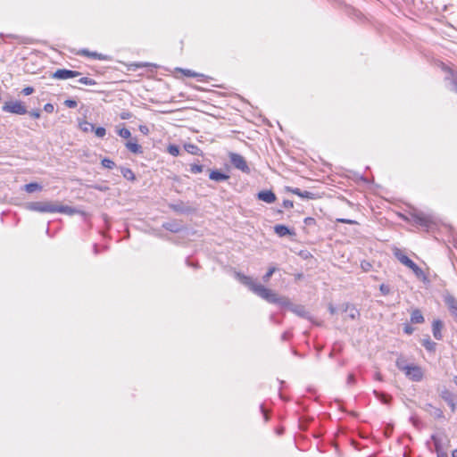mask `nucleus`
Returning a JSON list of instances; mask_svg holds the SVG:
<instances>
[{"mask_svg":"<svg viewBox=\"0 0 457 457\" xmlns=\"http://www.w3.org/2000/svg\"><path fill=\"white\" fill-rule=\"evenodd\" d=\"M236 276L243 285L246 286L251 291H253L261 298L270 303H277L281 306H287L293 313L299 317L306 319L309 318V312L303 305L292 304L287 298L279 296L271 289L266 288L264 286L256 283L251 277L243 275L241 273H237Z\"/></svg>","mask_w":457,"mask_h":457,"instance_id":"nucleus-1","label":"nucleus"},{"mask_svg":"<svg viewBox=\"0 0 457 457\" xmlns=\"http://www.w3.org/2000/svg\"><path fill=\"white\" fill-rule=\"evenodd\" d=\"M25 208L29 211L37 212H61L66 214H73L75 211L67 205H63L59 202L45 201V202H29L25 204Z\"/></svg>","mask_w":457,"mask_h":457,"instance_id":"nucleus-2","label":"nucleus"},{"mask_svg":"<svg viewBox=\"0 0 457 457\" xmlns=\"http://www.w3.org/2000/svg\"><path fill=\"white\" fill-rule=\"evenodd\" d=\"M395 365L405 374L409 379L414 382H420L423 379L424 372L420 366L416 364H409L403 357H399L396 360Z\"/></svg>","mask_w":457,"mask_h":457,"instance_id":"nucleus-3","label":"nucleus"},{"mask_svg":"<svg viewBox=\"0 0 457 457\" xmlns=\"http://www.w3.org/2000/svg\"><path fill=\"white\" fill-rule=\"evenodd\" d=\"M394 254L402 264L411 269L418 278H420L424 275L423 270L407 255H405L402 250L395 249Z\"/></svg>","mask_w":457,"mask_h":457,"instance_id":"nucleus-4","label":"nucleus"},{"mask_svg":"<svg viewBox=\"0 0 457 457\" xmlns=\"http://www.w3.org/2000/svg\"><path fill=\"white\" fill-rule=\"evenodd\" d=\"M2 110L5 112H10L18 115H23L28 113L27 107L21 101L5 102L2 107Z\"/></svg>","mask_w":457,"mask_h":457,"instance_id":"nucleus-5","label":"nucleus"},{"mask_svg":"<svg viewBox=\"0 0 457 457\" xmlns=\"http://www.w3.org/2000/svg\"><path fill=\"white\" fill-rule=\"evenodd\" d=\"M229 161L231 164L237 170L244 173L249 174L251 170L245 161V159L239 154L230 153Z\"/></svg>","mask_w":457,"mask_h":457,"instance_id":"nucleus-6","label":"nucleus"},{"mask_svg":"<svg viewBox=\"0 0 457 457\" xmlns=\"http://www.w3.org/2000/svg\"><path fill=\"white\" fill-rule=\"evenodd\" d=\"M411 221L425 228H429L433 223L432 218L421 212H413L411 214Z\"/></svg>","mask_w":457,"mask_h":457,"instance_id":"nucleus-7","label":"nucleus"},{"mask_svg":"<svg viewBox=\"0 0 457 457\" xmlns=\"http://www.w3.org/2000/svg\"><path fill=\"white\" fill-rule=\"evenodd\" d=\"M439 395L450 406L452 411H455L457 408V403L455 402L453 394L448 389L444 388L440 391Z\"/></svg>","mask_w":457,"mask_h":457,"instance_id":"nucleus-8","label":"nucleus"},{"mask_svg":"<svg viewBox=\"0 0 457 457\" xmlns=\"http://www.w3.org/2000/svg\"><path fill=\"white\" fill-rule=\"evenodd\" d=\"M79 75V73L75 71L66 70V69H59L53 74L52 77L56 79L63 80V79H69L71 78H75Z\"/></svg>","mask_w":457,"mask_h":457,"instance_id":"nucleus-9","label":"nucleus"},{"mask_svg":"<svg viewBox=\"0 0 457 457\" xmlns=\"http://www.w3.org/2000/svg\"><path fill=\"white\" fill-rule=\"evenodd\" d=\"M424 410L436 420L445 419L443 411L440 408L433 406L431 403H426Z\"/></svg>","mask_w":457,"mask_h":457,"instance_id":"nucleus-10","label":"nucleus"},{"mask_svg":"<svg viewBox=\"0 0 457 457\" xmlns=\"http://www.w3.org/2000/svg\"><path fill=\"white\" fill-rule=\"evenodd\" d=\"M259 200L267 204H271L276 201V195L271 190H262L257 195Z\"/></svg>","mask_w":457,"mask_h":457,"instance_id":"nucleus-11","label":"nucleus"},{"mask_svg":"<svg viewBox=\"0 0 457 457\" xmlns=\"http://www.w3.org/2000/svg\"><path fill=\"white\" fill-rule=\"evenodd\" d=\"M162 228L168 231L178 233L183 229V225L178 220L167 221L162 224Z\"/></svg>","mask_w":457,"mask_h":457,"instance_id":"nucleus-12","label":"nucleus"},{"mask_svg":"<svg viewBox=\"0 0 457 457\" xmlns=\"http://www.w3.org/2000/svg\"><path fill=\"white\" fill-rule=\"evenodd\" d=\"M444 324L440 320H435L432 323V333L434 337L436 340H441L443 338L442 329Z\"/></svg>","mask_w":457,"mask_h":457,"instance_id":"nucleus-13","label":"nucleus"},{"mask_svg":"<svg viewBox=\"0 0 457 457\" xmlns=\"http://www.w3.org/2000/svg\"><path fill=\"white\" fill-rule=\"evenodd\" d=\"M445 303L452 314L457 316V299L452 295H446L445 296Z\"/></svg>","mask_w":457,"mask_h":457,"instance_id":"nucleus-14","label":"nucleus"},{"mask_svg":"<svg viewBox=\"0 0 457 457\" xmlns=\"http://www.w3.org/2000/svg\"><path fill=\"white\" fill-rule=\"evenodd\" d=\"M125 146L127 147V149L133 153V154H142L143 153V150H142V146L140 145L137 144V140L135 138L133 140H129L128 141L126 144H125Z\"/></svg>","mask_w":457,"mask_h":457,"instance_id":"nucleus-15","label":"nucleus"},{"mask_svg":"<svg viewBox=\"0 0 457 457\" xmlns=\"http://www.w3.org/2000/svg\"><path fill=\"white\" fill-rule=\"evenodd\" d=\"M343 311L347 313V316L351 320H355L360 316L359 311L353 305H352L350 303L344 304Z\"/></svg>","mask_w":457,"mask_h":457,"instance_id":"nucleus-16","label":"nucleus"},{"mask_svg":"<svg viewBox=\"0 0 457 457\" xmlns=\"http://www.w3.org/2000/svg\"><path fill=\"white\" fill-rule=\"evenodd\" d=\"M209 178L214 181H225L229 179V176L218 170H211Z\"/></svg>","mask_w":457,"mask_h":457,"instance_id":"nucleus-17","label":"nucleus"},{"mask_svg":"<svg viewBox=\"0 0 457 457\" xmlns=\"http://www.w3.org/2000/svg\"><path fill=\"white\" fill-rule=\"evenodd\" d=\"M171 210L179 213H188L192 211V208L186 206L182 202L178 204H171L169 205Z\"/></svg>","mask_w":457,"mask_h":457,"instance_id":"nucleus-18","label":"nucleus"},{"mask_svg":"<svg viewBox=\"0 0 457 457\" xmlns=\"http://www.w3.org/2000/svg\"><path fill=\"white\" fill-rule=\"evenodd\" d=\"M274 231L278 237H286L293 234L287 226L282 224L274 226Z\"/></svg>","mask_w":457,"mask_h":457,"instance_id":"nucleus-19","label":"nucleus"},{"mask_svg":"<svg viewBox=\"0 0 457 457\" xmlns=\"http://www.w3.org/2000/svg\"><path fill=\"white\" fill-rule=\"evenodd\" d=\"M424 317L419 309L412 311L411 314V322L414 324H421L424 322Z\"/></svg>","mask_w":457,"mask_h":457,"instance_id":"nucleus-20","label":"nucleus"},{"mask_svg":"<svg viewBox=\"0 0 457 457\" xmlns=\"http://www.w3.org/2000/svg\"><path fill=\"white\" fill-rule=\"evenodd\" d=\"M290 192L293 194L305 199H312L314 196V194L310 191H301V189L295 187V188H290Z\"/></svg>","mask_w":457,"mask_h":457,"instance_id":"nucleus-21","label":"nucleus"},{"mask_svg":"<svg viewBox=\"0 0 457 457\" xmlns=\"http://www.w3.org/2000/svg\"><path fill=\"white\" fill-rule=\"evenodd\" d=\"M42 188L43 187L37 182H31L23 186V190L29 194H32L37 191H41Z\"/></svg>","mask_w":457,"mask_h":457,"instance_id":"nucleus-22","label":"nucleus"},{"mask_svg":"<svg viewBox=\"0 0 457 457\" xmlns=\"http://www.w3.org/2000/svg\"><path fill=\"white\" fill-rule=\"evenodd\" d=\"M421 345L428 350V352H435L436 344L433 342L429 337H427L426 338L422 339Z\"/></svg>","mask_w":457,"mask_h":457,"instance_id":"nucleus-23","label":"nucleus"},{"mask_svg":"<svg viewBox=\"0 0 457 457\" xmlns=\"http://www.w3.org/2000/svg\"><path fill=\"white\" fill-rule=\"evenodd\" d=\"M120 173L126 179H128L129 181L136 180V176H135L134 172L129 168L120 167Z\"/></svg>","mask_w":457,"mask_h":457,"instance_id":"nucleus-24","label":"nucleus"},{"mask_svg":"<svg viewBox=\"0 0 457 457\" xmlns=\"http://www.w3.org/2000/svg\"><path fill=\"white\" fill-rule=\"evenodd\" d=\"M374 395L381 402L383 403L384 404H389L390 401H391V396L386 395V394H384V393H380L377 390H374Z\"/></svg>","mask_w":457,"mask_h":457,"instance_id":"nucleus-25","label":"nucleus"},{"mask_svg":"<svg viewBox=\"0 0 457 457\" xmlns=\"http://www.w3.org/2000/svg\"><path fill=\"white\" fill-rule=\"evenodd\" d=\"M87 125H90L91 127V130L95 132V135L97 137H104L106 134V129L103 127H98V128H96L95 125L93 124H90L87 122Z\"/></svg>","mask_w":457,"mask_h":457,"instance_id":"nucleus-26","label":"nucleus"},{"mask_svg":"<svg viewBox=\"0 0 457 457\" xmlns=\"http://www.w3.org/2000/svg\"><path fill=\"white\" fill-rule=\"evenodd\" d=\"M185 149L187 153H189L191 154H195V155H198L201 153V150L199 149V147L193 144L185 145Z\"/></svg>","mask_w":457,"mask_h":457,"instance_id":"nucleus-27","label":"nucleus"},{"mask_svg":"<svg viewBox=\"0 0 457 457\" xmlns=\"http://www.w3.org/2000/svg\"><path fill=\"white\" fill-rule=\"evenodd\" d=\"M87 58H97L99 60L109 61L111 58L108 55H104L102 54H97L96 52L87 51Z\"/></svg>","mask_w":457,"mask_h":457,"instance_id":"nucleus-28","label":"nucleus"},{"mask_svg":"<svg viewBox=\"0 0 457 457\" xmlns=\"http://www.w3.org/2000/svg\"><path fill=\"white\" fill-rule=\"evenodd\" d=\"M167 151L170 154H171L172 156H178L180 154V149L178 145H168V148H167Z\"/></svg>","mask_w":457,"mask_h":457,"instance_id":"nucleus-29","label":"nucleus"},{"mask_svg":"<svg viewBox=\"0 0 457 457\" xmlns=\"http://www.w3.org/2000/svg\"><path fill=\"white\" fill-rule=\"evenodd\" d=\"M118 135L122 138H129L131 137L130 131L126 128L117 129Z\"/></svg>","mask_w":457,"mask_h":457,"instance_id":"nucleus-30","label":"nucleus"},{"mask_svg":"<svg viewBox=\"0 0 457 457\" xmlns=\"http://www.w3.org/2000/svg\"><path fill=\"white\" fill-rule=\"evenodd\" d=\"M276 270L277 269L275 267L269 268L268 271L262 277L263 282L268 283L271 276L275 273Z\"/></svg>","mask_w":457,"mask_h":457,"instance_id":"nucleus-31","label":"nucleus"},{"mask_svg":"<svg viewBox=\"0 0 457 457\" xmlns=\"http://www.w3.org/2000/svg\"><path fill=\"white\" fill-rule=\"evenodd\" d=\"M102 165L104 168H106V169H113L115 167V163L114 162H112V160L108 159V158H104L101 162Z\"/></svg>","mask_w":457,"mask_h":457,"instance_id":"nucleus-32","label":"nucleus"},{"mask_svg":"<svg viewBox=\"0 0 457 457\" xmlns=\"http://www.w3.org/2000/svg\"><path fill=\"white\" fill-rule=\"evenodd\" d=\"M204 170V166L200 164H192L190 167V171L193 174L201 173Z\"/></svg>","mask_w":457,"mask_h":457,"instance_id":"nucleus-33","label":"nucleus"},{"mask_svg":"<svg viewBox=\"0 0 457 457\" xmlns=\"http://www.w3.org/2000/svg\"><path fill=\"white\" fill-rule=\"evenodd\" d=\"M181 72H183V74L187 77H189V78H195V77H198V76H203L202 74H198L191 70H180Z\"/></svg>","mask_w":457,"mask_h":457,"instance_id":"nucleus-34","label":"nucleus"},{"mask_svg":"<svg viewBox=\"0 0 457 457\" xmlns=\"http://www.w3.org/2000/svg\"><path fill=\"white\" fill-rule=\"evenodd\" d=\"M379 290L384 295H386L390 294V292H391L390 287L386 284H381L379 287Z\"/></svg>","mask_w":457,"mask_h":457,"instance_id":"nucleus-35","label":"nucleus"},{"mask_svg":"<svg viewBox=\"0 0 457 457\" xmlns=\"http://www.w3.org/2000/svg\"><path fill=\"white\" fill-rule=\"evenodd\" d=\"M34 92V88L32 87H26L22 89L21 93L24 96H29Z\"/></svg>","mask_w":457,"mask_h":457,"instance_id":"nucleus-36","label":"nucleus"},{"mask_svg":"<svg viewBox=\"0 0 457 457\" xmlns=\"http://www.w3.org/2000/svg\"><path fill=\"white\" fill-rule=\"evenodd\" d=\"M90 187L96 188L100 191H106L109 189V187L106 185H92L89 186Z\"/></svg>","mask_w":457,"mask_h":457,"instance_id":"nucleus-37","label":"nucleus"},{"mask_svg":"<svg viewBox=\"0 0 457 457\" xmlns=\"http://www.w3.org/2000/svg\"><path fill=\"white\" fill-rule=\"evenodd\" d=\"M28 113H29L31 117H33L34 119H38V118H40V115H41V113H40V111H39V110H33V111H31V112H28Z\"/></svg>","mask_w":457,"mask_h":457,"instance_id":"nucleus-38","label":"nucleus"},{"mask_svg":"<svg viewBox=\"0 0 457 457\" xmlns=\"http://www.w3.org/2000/svg\"><path fill=\"white\" fill-rule=\"evenodd\" d=\"M65 105L70 108H74L77 106V102L75 100L69 99L65 101Z\"/></svg>","mask_w":457,"mask_h":457,"instance_id":"nucleus-39","label":"nucleus"},{"mask_svg":"<svg viewBox=\"0 0 457 457\" xmlns=\"http://www.w3.org/2000/svg\"><path fill=\"white\" fill-rule=\"evenodd\" d=\"M337 221L341 222V223H345V224H356L357 223L355 220H349V219H338Z\"/></svg>","mask_w":457,"mask_h":457,"instance_id":"nucleus-40","label":"nucleus"},{"mask_svg":"<svg viewBox=\"0 0 457 457\" xmlns=\"http://www.w3.org/2000/svg\"><path fill=\"white\" fill-rule=\"evenodd\" d=\"M355 377L353 374H349L348 377H347V384L352 386L353 384H355Z\"/></svg>","mask_w":457,"mask_h":457,"instance_id":"nucleus-41","label":"nucleus"},{"mask_svg":"<svg viewBox=\"0 0 457 457\" xmlns=\"http://www.w3.org/2000/svg\"><path fill=\"white\" fill-rule=\"evenodd\" d=\"M54 105L52 104H45L44 106V110L46 112H54Z\"/></svg>","mask_w":457,"mask_h":457,"instance_id":"nucleus-42","label":"nucleus"},{"mask_svg":"<svg viewBox=\"0 0 457 457\" xmlns=\"http://www.w3.org/2000/svg\"><path fill=\"white\" fill-rule=\"evenodd\" d=\"M432 440H433V441H434V443H435L436 451V452H437V451H441V449H440V445H440L439 440H438L435 436H432Z\"/></svg>","mask_w":457,"mask_h":457,"instance_id":"nucleus-43","label":"nucleus"},{"mask_svg":"<svg viewBox=\"0 0 457 457\" xmlns=\"http://www.w3.org/2000/svg\"><path fill=\"white\" fill-rule=\"evenodd\" d=\"M452 83H453V90L457 92V74L453 75Z\"/></svg>","mask_w":457,"mask_h":457,"instance_id":"nucleus-44","label":"nucleus"},{"mask_svg":"<svg viewBox=\"0 0 457 457\" xmlns=\"http://www.w3.org/2000/svg\"><path fill=\"white\" fill-rule=\"evenodd\" d=\"M282 340H289L292 337V333L290 331H286L282 334Z\"/></svg>","mask_w":457,"mask_h":457,"instance_id":"nucleus-45","label":"nucleus"},{"mask_svg":"<svg viewBox=\"0 0 457 457\" xmlns=\"http://www.w3.org/2000/svg\"><path fill=\"white\" fill-rule=\"evenodd\" d=\"M139 130L141 133H143L144 135H147L149 133V129L147 126L145 125H140L139 126Z\"/></svg>","mask_w":457,"mask_h":457,"instance_id":"nucleus-46","label":"nucleus"},{"mask_svg":"<svg viewBox=\"0 0 457 457\" xmlns=\"http://www.w3.org/2000/svg\"><path fill=\"white\" fill-rule=\"evenodd\" d=\"M283 207L286 209H290L293 207V202L290 200H284L283 202Z\"/></svg>","mask_w":457,"mask_h":457,"instance_id":"nucleus-47","label":"nucleus"},{"mask_svg":"<svg viewBox=\"0 0 457 457\" xmlns=\"http://www.w3.org/2000/svg\"><path fill=\"white\" fill-rule=\"evenodd\" d=\"M413 330H414L413 328H411V326H408V325L405 326L403 328L404 333H406L408 335L412 334Z\"/></svg>","mask_w":457,"mask_h":457,"instance_id":"nucleus-48","label":"nucleus"},{"mask_svg":"<svg viewBox=\"0 0 457 457\" xmlns=\"http://www.w3.org/2000/svg\"><path fill=\"white\" fill-rule=\"evenodd\" d=\"M314 221H315V220H314V219H313V218H310V217H308V218H305V219H304V223H305L306 225H311V224L314 223Z\"/></svg>","mask_w":457,"mask_h":457,"instance_id":"nucleus-49","label":"nucleus"},{"mask_svg":"<svg viewBox=\"0 0 457 457\" xmlns=\"http://www.w3.org/2000/svg\"><path fill=\"white\" fill-rule=\"evenodd\" d=\"M261 410H262V412L263 413L264 420L267 421L269 420V416H268L263 405H261Z\"/></svg>","mask_w":457,"mask_h":457,"instance_id":"nucleus-50","label":"nucleus"},{"mask_svg":"<svg viewBox=\"0 0 457 457\" xmlns=\"http://www.w3.org/2000/svg\"><path fill=\"white\" fill-rule=\"evenodd\" d=\"M130 116H131V114L129 112H122L120 115V118L125 120V119H129Z\"/></svg>","mask_w":457,"mask_h":457,"instance_id":"nucleus-51","label":"nucleus"},{"mask_svg":"<svg viewBox=\"0 0 457 457\" xmlns=\"http://www.w3.org/2000/svg\"><path fill=\"white\" fill-rule=\"evenodd\" d=\"M79 125L83 131H86V121H79Z\"/></svg>","mask_w":457,"mask_h":457,"instance_id":"nucleus-52","label":"nucleus"},{"mask_svg":"<svg viewBox=\"0 0 457 457\" xmlns=\"http://www.w3.org/2000/svg\"><path fill=\"white\" fill-rule=\"evenodd\" d=\"M437 457H448V455L445 452L437 451Z\"/></svg>","mask_w":457,"mask_h":457,"instance_id":"nucleus-53","label":"nucleus"},{"mask_svg":"<svg viewBox=\"0 0 457 457\" xmlns=\"http://www.w3.org/2000/svg\"><path fill=\"white\" fill-rule=\"evenodd\" d=\"M375 379L381 381L382 380V375L379 372H377L374 376Z\"/></svg>","mask_w":457,"mask_h":457,"instance_id":"nucleus-54","label":"nucleus"},{"mask_svg":"<svg viewBox=\"0 0 457 457\" xmlns=\"http://www.w3.org/2000/svg\"><path fill=\"white\" fill-rule=\"evenodd\" d=\"M328 310H329L331 314H335L336 313V308L333 305L330 304L329 307H328Z\"/></svg>","mask_w":457,"mask_h":457,"instance_id":"nucleus-55","label":"nucleus"},{"mask_svg":"<svg viewBox=\"0 0 457 457\" xmlns=\"http://www.w3.org/2000/svg\"><path fill=\"white\" fill-rule=\"evenodd\" d=\"M79 82L82 84H86V77L80 78Z\"/></svg>","mask_w":457,"mask_h":457,"instance_id":"nucleus-56","label":"nucleus"},{"mask_svg":"<svg viewBox=\"0 0 457 457\" xmlns=\"http://www.w3.org/2000/svg\"><path fill=\"white\" fill-rule=\"evenodd\" d=\"M452 457H457V449L452 452Z\"/></svg>","mask_w":457,"mask_h":457,"instance_id":"nucleus-57","label":"nucleus"},{"mask_svg":"<svg viewBox=\"0 0 457 457\" xmlns=\"http://www.w3.org/2000/svg\"><path fill=\"white\" fill-rule=\"evenodd\" d=\"M79 54H80L81 55L86 56V49H81V50L79 51Z\"/></svg>","mask_w":457,"mask_h":457,"instance_id":"nucleus-58","label":"nucleus"},{"mask_svg":"<svg viewBox=\"0 0 457 457\" xmlns=\"http://www.w3.org/2000/svg\"><path fill=\"white\" fill-rule=\"evenodd\" d=\"M453 383L455 384V386H457V376L453 378Z\"/></svg>","mask_w":457,"mask_h":457,"instance_id":"nucleus-59","label":"nucleus"},{"mask_svg":"<svg viewBox=\"0 0 457 457\" xmlns=\"http://www.w3.org/2000/svg\"><path fill=\"white\" fill-rule=\"evenodd\" d=\"M87 85H89V84H93L92 80H91V79H89L88 78H87Z\"/></svg>","mask_w":457,"mask_h":457,"instance_id":"nucleus-60","label":"nucleus"}]
</instances>
